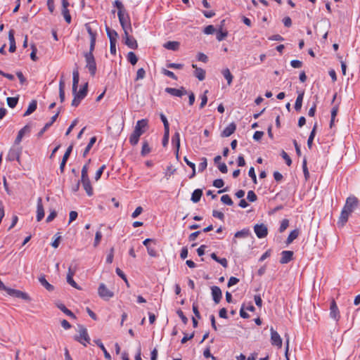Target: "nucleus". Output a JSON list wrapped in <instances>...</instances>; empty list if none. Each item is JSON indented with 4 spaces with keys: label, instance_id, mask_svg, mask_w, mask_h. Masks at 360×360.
Returning a JSON list of instances; mask_svg holds the SVG:
<instances>
[{
    "label": "nucleus",
    "instance_id": "f257e3e1",
    "mask_svg": "<svg viewBox=\"0 0 360 360\" xmlns=\"http://www.w3.org/2000/svg\"><path fill=\"white\" fill-rule=\"evenodd\" d=\"M359 200L354 195L349 196L345 201V204L341 211L338 224L342 227L348 221L350 214L359 207Z\"/></svg>",
    "mask_w": 360,
    "mask_h": 360
},
{
    "label": "nucleus",
    "instance_id": "f03ea898",
    "mask_svg": "<svg viewBox=\"0 0 360 360\" xmlns=\"http://www.w3.org/2000/svg\"><path fill=\"white\" fill-rule=\"evenodd\" d=\"M148 128V120L142 119L138 120L134 129L129 138V141L131 146H136L139 141V138L143 135Z\"/></svg>",
    "mask_w": 360,
    "mask_h": 360
},
{
    "label": "nucleus",
    "instance_id": "7ed1b4c3",
    "mask_svg": "<svg viewBox=\"0 0 360 360\" xmlns=\"http://www.w3.org/2000/svg\"><path fill=\"white\" fill-rule=\"evenodd\" d=\"M79 335L75 337V340L84 346H86L90 342V338L89 336L87 329L82 325L78 326Z\"/></svg>",
    "mask_w": 360,
    "mask_h": 360
},
{
    "label": "nucleus",
    "instance_id": "20e7f679",
    "mask_svg": "<svg viewBox=\"0 0 360 360\" xmlns=\"http://www.w3.org/2000/svg\"><path fill=\"white\" fill-rule=\"evenodd\" d=\"M87 88H88V84L86 83L83 87L77 92L76 91L75 93H73L74 94V98L72 101L71 105L74 107H77L79 104L80 103L81 101L86 96L87 94Z\"/></svg>",
    "mask_w": 360,
    "mask_h": 360
},
{
    "label": "nucleus",
    "instance_id": "39448f33",
    "mask_svg": "<svg viewBox=\"0 0 360 360\" xmlns=\"http://www.w3.org/2000/svg\"><path fill=\"white\" fill-rule=\"evenodd\" d=\"M86 60V68L89 70L91 76H94L96 72V64L93 54L91 53H86L84 54Z\"/></svg>",
    "mask_w": 360,
    "mask_h": 360
},
{
    "label": "nucleus",
    "instance_id": "423d86ee",
    "mask_svg": "<svg viewBox=\"0 0 360 360\" xmlns=\"http://www.w3.org/2000/svg\"><path fill=\"white\" fill-rule=\"evenodd\" d=\"M117 15H118L120 23L123 29V31L132 30L130 18L129 16L128 13L127 11H124L122 13L121 11L117 12Z\"/></svg>",
    "mask_w": 360,
    "mask_h": 360
},
{
    "label": "nucleus",
    "instance_id": "0eeeda50",
    "mask_svg": "<svg viewBox=\"0 0 360 360\" xmlns=\"http://www.w3.org/2000/svg\"><path fill=\"white\" fill-rule=\"evenodd\" d=\"M16 145L10 148L6 159L9 161L16 160L18 162H20V155L22 153V148L16 147Z\"/></svg>",
    "mask_w": 360,
    "mask_h": 360
},
{
    "label": "nucleus",
    "instance_id": "6e6552de",
    "mask_svg": "<svg viewBox=\"0 0 360 360\" xmlns=\"http://www.w3.org/2000/svg\"><path fill=\"white\" fill-rule=\"evenodd\" d=\"M98 294L102 299L108 300L114 296L113 292L110 290L104 283H101L98 288Z\"/></svg>",
    "mask_w": 360,
    "mask_h": 360
},
{
    "label": "nucleus",
    "instance_id": "1a4fd4ad",
    "mask_svg": "<svg viewBox=\"0 0 360 360\" xmlns=\"http://www.w3.org/2000/svg\"><path fill=\"white\" fill-rule=\"evenodd\" d=\"M131 30H124V44L131 49H136L138 48V43L136 40L131 36H130L129 33Z\"/></svg>",
    "mask_w": 360,
    "mask_h": 360
},
{
    "label": "nucleus",
    "instance_id": "9d476101",
    "mask_svg": "<svg viewBox=\"0 0 360 360\" xmlns=\"http://www.w3.org/2000/svg\"><path fill=\"white\" fill-rule=\"evenodd\" d=\"M4 290L6 291V293L11 297L21 298L25 300H30V297L27 293L23 292L19 290L10 288L6 286V289H4Z\"/></svg>",
    "mask_w": 360,
    "mask_h": 360
},
{
    "label": "nucleus",
    "instance_id": "9b49d317",
    "mask_svg": "<svg viewBox=\"0 0 360 360\" xmlns=\"http://www.w3.org/2000/svg\"><path fill=\"white\" fill-rule=\"evenodd\" d=\"M270 332L271 345L281 348L282 347V339L280 335L272 327L270 329Z\"/></svg>",
    "mask_w": 360,
    "mask_h": 360
},
{
    "label": "nucleus",
    "instance_id": "f8f14e48",
    "mask_svg": "<svg viewBox=\"0 0 360 360\" xmlns=\"http://www.w3.org/2000/svg\"><path fill=\"white\" fill-rule=\"evenodd\" d=\"M254 231L256 234V236L259 238H264L268 234V229L266 225L261 224H256L254 226Z\"/></svg>",
    "mask_w": 360,
    "mask_h": 360
},
{
    "label": "nucleus",
    "instance_id": "ddd939ff",
    "mask_svg": "<svg viewBox=\"0 0 360 360\" xmlns=\"http://www.w3.org/2000/svg\"><path fill=\"white\" fill-rule=\"evenodd\" d=\"M165 91L170 95L176 97H181L182 96L186 94V91L184 87H181L180 89L167 87L165 89Z\"/></svg>",
    "mask_w": 360,
    "mask_h": 360
},
{
    "label": "nucleus",
    "instance_id": "4468645a",
    "mask_svg": "<svg viewBox=\"0 0 360 360\" xmlns=\"http://www.w3.org/2000/svg\"><path fill=\"white\" fill-rule=\"evenodd\" d=\"M330 316L335 321H338L340 319L339 309L334 300H333L330 302Z\"/></svg>",
    "mask_w": 360,
    "mask_h": 360
},
{
    "label": "nucleus",
    "instance_id": "2eb2a0df",
    "mask_svg": "<svg viewBox=\"0 0 360 360\" xmlns=\"http://www.w3.org/2000/svg\"><path fill=\"white\" fill-rule=\"evenodd\" d=\"M44 217V210L41 198H38L37 205V221H40Z\"/></svg>",
    "mask_w": 360,
    "mask_h": 360
},
{
    "label": "nucleus",
    "instance_id": "dca6fc26",
    "mask_svg": "<svg viewBox=\"0 0 360 360\" xmlns=\"http://www.w3.org/2000/svg\"><path fill=\"white\" fill-rule=\"evenodd\" d=\"M30 128L28 125H25L22 127L18 133V135L15 139L14 145H19L22 141V139L25 134L30 133Z\"/></svg>",
    "mask_w": 360,
    "mask_h": 360
},
{
    "label": "nucleus",
    "instance_id": "f3484780",
    "mask_svg": "<svg viewBox=\"0 0 360 360\" xmlns=\"http://www.w3.org/2000/svg\"><path fill=\"white\" fill-rule=\"evenodd\" d=\"M81 182L86 194L89 196H91L94 193V191L89 178L81 179Z\"/></svg>",
    "mask_w": 360,
    "mask_h": 360
},
{
    "label": "nucleus",
    "instance_id": "a211bd4d",
    "mask_svg": "<svg viewBox=\"0 0 360 360\" xmlns=\"http://www.w3.org/2000/svg\"><path fill=\"white\" fill-rule=\"evenodd\" d=\"M211 290H212V295L213 300L216 304H218L220 302L221 297H222L221 290L217 286L212 287Z\"/></svg>",
    "mask_w": 360,
    "mask_h": 360
},
{
    "label": "nucleus",
    "instance_id": "6ab92c4d",
    "mask_svg": "<svg viewBox=\"0 0 360 360\" xmlns=\"http://www.w3.org/2000/svg\"><path fill=\"white\" fill-rule=\"evenodd\" d=\"M293 252L290 250H285L281 252L280 259L281 264H287L292 259Z\"/></svg>",
    "mask_w": 360,
    "mask_h": 360
},
{
    "label": "nucleus",
    "instance_id": "aec40b11",
    "mask_svg": "<svg viewBox=\"0 0 360 360\" xmlns=\"http://www.w3.org/2000/svg\"><path fill=\"white\" fill-rule=\"evenodd\" d=\"M236 129V125L232 122L229 124L221 132V136L228 137L234 133Z\"/></svg>",
    "mask_w": 360,
    "mask_h": 360
},
{
    "label": "nucleus",
    "instance_id": "412c9836",
    "mask_svg": "<svg viewBox=\"0 0 360 360\" xmlns=\"http://www.w3.org/2000/svg\"><path fill=\"white\" fill-rule=\"evenodd\" d=\"M224 22L225 20H221L220 27L217 32V39L219 41L224 40L228 36V32L226 30H223L222 29Z\"/></svg>",
    "mask_w": 360,
    "mask_h": 360
},
{
    "label": "nucleus",
    "instance_id": "4be33fe9",
    "mask_svg": "<svg viewBox=\"0 0 360 360\" xmlns=\"http://www.w3.org/2000/svg\"><path fill=\"white\" fill-rule=\"evenodd\" d=\"M193 68L195 69L194 71V75L195 77H197L200 81H202L205 78V71L200 68H198L196 65L193 64L192 65Z\"/></svg>",
    "mask_w": 360,
    "mask_h": 360
},
{
    "label": "nucleus",
    "instance_id": "5701e85b",
    "mask_svg": "<svg viewBox=\"0 0 360 360\" xmlns=\"http://www.w3.org/2000/svg\"><path fill=\"white\" fill-rule=\"evenodd\" d=\"M8 40L10 43L9 46V51L11 53H13L15 51L16 46H15V40L14 37V31L13 30H11L8 32Z\"/></svg>",
    "mask_w": 360,
    "mask_h": 360
},
{
    "label": "nucleus",
    "instance_id": "b1692460",
    "mask_svg": "<svg viewBox=\"0 0 360 360\" xmlns=\"http://www.w3.org/2000/svg\"><path fill=\"white\" fill-rule=\"evenodd\" d=\"M105 31L110 39V42H117V39L118 38L117 32L114 30H111L108 26L105 27Z\"/></svg>",
    "mask_w": 360,
    "mask_h": 360
},
{
    "label": "nucleus",
    "instance_id": "393cba45",
    "mask_svg": "<svg viewBox=\"0 0 360 360\" xmlns=\"http://www.w3.org/2000/svg\"><path fill=\"white\" fill-rule=\"evenodd\" d=\"M39 282L40 283V284L44 287L49 292H51L54 290V287L53 285H52L51 284H50L46 279L45 278V276L44 275H41L39 277Z\"/></svg>",
    "mask_w": 360,
    "mask_h": 360
},
{
    "label": "nucleus",
    "instance_id": "a878e982",
    "mask_svg": "<svg viewBox=\"0 0 360 360\" xmlns=\"http://www.w3.org/2000/svg\"><path fill=\"white\" fill-rule=\"evenodd\" d=\"M180 44L175 41H169L163 44V47L168 50L177 51L179 49Z\"/></svg>",
    "mask_w": 360,
    "mask_h": 360
},
{
    "label": "nucleus",
    "instance_id": "bb28decb",
    "mask_svg": "<svg viewBox=\"0 0 360 360\" xmlns=\"http://www.w3.org/2000/svg\"><path fill=\"white\" fill-rule=\"evenodd\" d=\"M304 95V91H302L298 93V96L296 98L295 103V109L296 111H300L302 108L303 98Z\"/></svg>",
    "mask_w": 360,
    "mask_h": 360
},
{
    "label": "nucleus",
    "instance_id": "cd10ccee",
    "mask_svg": "<svg viewBox=\"0 0 360 360\" xmlns=\"http://www.w3.org/2000/svg\"><path fill=\"white\" fill-rule=\"evenodd\" d=\"M59 112H56L51 118L49 122L46 123L45 126L41 129V131L39 132L38 136H41L42 134L47 130L49 127H50L53 122L56 120L57 117H58Z\"/></svg>",
    "mask_w": 360,
    "mask_h": 360
},
{
    "label": "nucleus",
    "instance_id": "c85d7f7f",
    "mask_svg": "<svg viewBox=\"0 0 360 360\" xmlns=\"http://www.w3.org/2000/svg\"><path fill=\"white\" fill-rule=\"evenodd\" d=\"M37 107V101L36 100H32L30 103V104L28 105V108H27V110L25 112L23 116L26 117V116L30 115L32 112H34L36 110Z\"/></svg>",
    "mask_w": 360,
    "mask_h": 360
},
{
    "label": "nucleus",
    "instance_id": "c756f323",
    "mask_svg": "<svg viewBox=\"0 0 360 360\" xmlns=\"http://www.w3.org/2000/svg\"><path fill=\"white\" fill-rule=\"evenodd\" d=\"M79 80V72L77 70H74L73 71V78H72V93L76 92V91L77 89V86H78Z\"/></svg>",
    "mask_w": 360,
    "mask_h": 360
},
{
    "label": "nucleus",
    "instance_id": "7c9ffc66",
    "mask_svg": "<svg viewBox=\"0 0 360 360\" xmlns=\"http://www.w3.org/2000/svg\"><path fill=\"white\" fill-rule=\"evenodd\" d=\"M202 195V191L201 189H195L194 190V191L193 192L192 195H191V200L196 203V202H198L201 198V196Z\"/></svg>",
    "mask_w": 360,
    "mask_h": 360
},
{
    "label": "nucleus",
    "instance_id": "2f4dec72",
    "mask_svg": "<svg viewBox=\"0 0 360 360\" xmlns=\"http://www.w3.org/2000/svg\"><path fill=\"white\" fill-rule=\"evenodd\" d=\"M95 343L101 349V350L103 352L104 356L108 360H111V356L108 353V352L106 350L105 347H104L103 344L101 341V340H94Z\"/></svg>",
    "mask_w": 360,
    "mask_h": 360
},
{
    "label": "nucleus",
    "instance_id": "473e14b6",
    "mask_svg": "<svg viewBox=\"0 0 360 360\" xmlns=\"http://www.w3.org/2000/svg\"><path fill=\"white\" fill-rule=\"evenodd\" d=\"M172 143L175 145L176 148V154L178 155L179 150L180 148V134L176 131L172 138Z\"/></svg>",
    "mask_w": 360,
    "mask_h": 360
},
{
    "label": "nucleus",
    "instance_id": "72a5a7b5",
    "mask_svg": "<svg viewBox=\"0 0 360 360\" xmlns=\"http://www.w3.org/2000/svg\"><path fill=\"white\" fill-rule=\"evenodd\" d=\"M221 73L224 78L226 79L227 83L229 85H230L232 83L233 81V75H231L229 69L225 68L221 71Z\"/></svg>",
    "mask_w": 360,
    "mask_h": 360
},
{
    "label": "nucleus",
    "instance_id": "f704fd0d",
    "mask_svg": "<svg viewBox=\"0 0 360 360\" xmlns=\"http://www.w3.org/2000/svg\"><path fill=\"white\" fill-rule=\"evenodd\" d=\"M59 97L60 102H63L65 100V82L62 79L59 82Z\"/></svg>",
    "mask_w": 360,
    "mask_h": 360
},
{
    "label": "nucleus",
    "instance_id": "c9c22d12",
    "mask_svg": "<svg viewBox=\"0 0 360 360\" xmlns=\"http://www.w3.org/2000/svg\"><path fill=\"white\" fill-rule=\"evenodd\" d=\"M299 233H300V231L298 229H295V230L292 231L290 233V234L287 238V240H286L287 244L289 245L295 239H296L297 238V236H299Z\"/></svg>",
    "mask_w": 360,
    "mask_h": 360
},
{
    "label": "nucleus",
    "instance_id": "e433bc0d",
    "mask_svg": "<svg viewBox=\"0 0 360 360\" xmlns=\"http://www.w3.org/2000/svg\"><path fill=\"white\" fill-rule=\"evenodd\" d=\"M96 141V136H93L90 139V141H89L88 145L86 146V147L85 148V149L83 152V157L86 156V155L89 153V150H91V148H92V146H94V144L95 143Z\"/></svg>",
    "mask_w": 360,
    "mask_h": 360
},
{
    "label": "nucleus",
    "instance_id": "4c0bfd02",
    "mask_svg": "<svg viewBox=\"0 0 360 360\" xmlns=\"http://www.w3.org/2000/svg\"><path fill=\"white\" fill-rule=\"evenodd\" d=\"M316 127H317V124H315L311 133H310V135L308 138V140H307V146L309 147V148H311V146H312V143H313V140L314 139V136H315V134H316Z\"/></svg>",
    "mask_w": 360,
    "mask_h": 360
},
{
    "label": "nucleus",
    "instance_id": "58836bf2",
    "mask_svg": "<svg viewBox=\"0 0 360 360\" xmlns=\"http://www.w3.org/2000/svg\"><path fill=\"white\" fill-rule=\"evenodd\" d=\"M62 15L65 20V22L68 24H70L72 21V18L70 14V11L68 8H65L61 9Z\"/></svg>",
    "mask_w": 360,
    "mask_h": 360
},
{
    "label": "nucleus",
    "instance_id": "ea45409f",
    "mask_svg": "<svg viewBox=\"0 0 360 360\" xmlns=\"http://www.w3.org/2000/svg\"><path fill=\"white\" fill-rule=\"evenodd\" d=\"M127 58V60L133 65H136L138 62V58L136 55L132 51L128 53Z\"/></svg>",
    "mask_w": 360,
    "mask_h": 360
},
{
    "label": "nucleus",
    "instance_id": "a19ab883",
    "mask_svg": "<svg viewBox=\"0 0 360 360\" xmlns=\"http://www.w3.org/2000/svg\"><path fill=\"white\" fill-rule=\"evenodd\" d=\"M58 307L67 316L75 319V314L69 310L63 304H60L58 305Z\"/></svg>",
    "mask_w": 360,
    "mask_h": 360
},
{
    "label": "nucleus",
    "instance_id": "79ce46f5",
    "mask_svg": "<svg viewBox=\"0 0 360 360\" xmlns=\"http://www.w3.org/2000/svg\"><path fill=\"white\" fill-rule=\"evenodd\" d=\"M211 257L215 260L216 262H217L218 263H219L220 264H221L224 267H226L227 265H228V262H227V260L225 258H219L217 255L215 253H212L211 254Z\"/></svg>",
    "mask_w": 360,
    "mask_h": 360
},
{
    "label": "nucleus",
    "instance_id": "37998d69",
    "mask_svg": "<svg viewBox=\"0 0 360 360\" xmlns=\"http://www.w3.org/2000/svg\"><path fill=\"white\" fill-rule=\"evenodd\" d=\"M184 160L186 163V165L192 169V174L189 176V178L191 179L194 177L195 176V165L193 162L189 161L187 157L186 156L184 158Z\"/></svg>",
    "mask_w": 360,
    "mask_h": 360
},
{
    "label": "nucleus",
    "instance_id": "c03bdc74",
    "mask_svg": "<svg viewBox=\"0 0 360 360\" xmlns=\"http://www.w3.org/2000/svg\"><path fill=\"white\" fill-rule=\"evenodd\" d=\"M85 28L89 34L90 39H96L97 33L96 31H94L91 27V25L89 22L85 24Z\"/></svg>",
    "mask_w": 360,
    "mask_h": 360
},
{
    "label": "nucleus",
    "instance_id": "a18cd8bd",
    "mask_svg": "<svg viewBox=\"0 0 360 360\" xmlns=\"http://www.w3.org/2000/svg\"><path fill=\"white\" fill-rule=\"evenodd\" d=\"M6 100L8 105L11 108H15L18 102V98L15 97H8Z\"/></svg>",
    "mask_w": 360,
    "mask_h": 360
},
{
    "label": "nucleus",
    "instance_id": "49530a36",
    "mask_svg": "<svg viewBox=\"0 0 360 360\" xmlns=\"http://www.w3.org/2000/svg\"><path fill=\"white\" fill-rule=\"evenodd\" d=\"M221 201L227 205H233V200H231V197L226 194L221 197Z\"/></svg>",
    "mask_w": 360,
    "mask_h": 360
},
{
    "label": "nucleus",
    "instance_id": "de8ad7c7",
    "mask_svg": "<svg viewBox=\"0 0 360 360\" xmlns=\"http://www.w3.org/2000/svg\"><path fill=\"white\" fill-rule=\"evenodd\" d=\"M91 162V160L89 159L88 160L87 164L84 165L82 169L81 172V179H85L89 178L88 176V164Z\"/></svg>",
    "mask_w": 360,
    "mask_h": 360
},
{
    "label": "nucleus",
    "instance_id": "09e8293b",
    "mask_svg": "<svg viewBox=\"0 0 360 360\" xmlns=\"http://www.w3.org/2000/svg\"><path fill=\"white\" fill-rule=\"evenodd\" d=\"M208 93V90L205 91L204 94L200 96L201 103L200 104V108H203L207 102V94Z\"/></svg>",
    "mask_w": 360,
    "mask_h": 360
},
{
    "label": "nucleus",
    "instance_id": "8fccbe9b",
    "mask_svg": "<svg viewBox=\"0 0 360 360\" xmlns=\"http://www.w3.org/2000/svg\"><path fill=\"white\" fill-rule=\"evenodd\" d=\"M288 226H289V220L287 219H283L281 222V226L279 227V231L281 233L283 232L288 227Z\"/></svg>",
    "mask_w": 360,
    "mask_h": 360
},
{
    "label": "nucleus",
    "instance_id": "3c124183",
    "mask_svg": "<svg viewBox=\"0 0 360 360\" xmlns=\"http://www.w3.org/2000/svg\"><path fill=\"white\" fill-rule=\"evenodd\" d=\"M146 76V71L143 68H139L138 70H137V72H136V79L135 80L136 81H138L139 79H142L145 77Z\"/></svg>",
    "mask_w": 360,
    "mask_h": 360
},
{
    "label": "nucleus",
    "instance_id": "603ef678",
    "mask_svg": "<svg viewBox=\"0 0 360 360\" xmlns=\"http://www.w3.org/2000/svg\"><path fill=\"white\" fill-rule=\"evenodd\" d=\"M207 158H202L201 159V162L198 165L199 172H203L207 168Z\"/></svg>",
    "mask_w": 360,
    "mask_h": 360
},
{
    "label": "nucleus",
    "instance_id": "864d4df0",
    "mask_svg": "<svg viewBox=\"0 0 360 360\" xmlns=\"http://www.w3.org/2000/svg\"><path fill=\"white\" fill-rule=\"evenodd\" d=\"M54 238H55V239L52 242L51 245L53 248H58V245H60V241L61 239V236L60 235V233H57L56 234H55Z\"/></svg>",
    "mask_w": 360,
    "mask_h": 360
},
{
    "label": "nucleus",
    "instance_id": "5fc2aeb1",
    "mask_svg": "<svg viewBox=\"0 0 360 360\" xmlns=\"http://www.w3.org/2000/svg\"><path fill=\"white\" fill-rule=\"evenodd\" d=\"M106 166L105 165H103L98 170L97 172H96L95 174V176H94V179L96 181H98L104 171V169H105Z\"/></svg>",
    "mask_w": 360,
    "mask_h": 360
},
{
    "label": "nucleus",
    "instance_id": "6e6d98bb",
    "mask_svg": "<svg viewBox=\"0 0 360 360\" xmlns=\"http://www.w3.org/2000/svg\"><path fill=\"white\" fill-rule=\"evenodd\" d=\"M160 119L164 124V131H169V122L165 115L163 114H160Z\"/></svg>",
    "mask_w": 360,
    "mask_h": 360
},
{
    "label": "nucleus",
    "instance_id": "4d7b16f0",
    "mask_svg": "<svg viewBox=\"0 0 360 360\" xmlns=\"http://www.w3.org/2000/svg\"><path fill=\"white\" fill-rule=\"evenodd\" d=\"M302 169H303V172H304V177L306 179H307L309 176V170L307 169V159L304 158L303 160V162H302Z\"/></svg>",
    "mask_w": 360,
    "mask_h": 360
},
{
    "label": "nucleus",
    "instance_id": "13d9d810",
    "mask_svg": "<svg viewBox=\"0 0 360 360\" xmlns=\"http://www.w3.org/2000/svg\"><path fill=\"white\" fill-rule=\"evenodd\" d=\"M247 198L250 202H255L257 199V195L253 191H249L248 192Z\"/></svg>",
    "mask_w": 360,
    "mask_h": 360
},
{
    "label": "nucleus",
    "instance_id": "bf43d9fd",
    "mask_svg": "<svg viewBox=\"0 0 360 360\" xmlns=\"http://www.w3.org/2000/svg\"><path fill=\"white\" fill-rule=\"evenodd\" d=\"M162 74H164L165 75L173 79H175L176 80L177 79V77L176 76L174 75V73L170 70H166V69H162Z\"/></svg>",
    "mask_w": 360,
    "mask_h": 360
},
{
    "label": "nucleus",
    "instance_id": "052dcab7",
    "mask_svg": "<svg viewBox=\"0 0 360 360\" xmlns=\"http://www.w3.org/2000/svg\"><path fill=\"white\" fill-rule=\"evenodd\" d=\"M143 244L146 246H148V245H153V246H156L158 245V242L155 239H151V238H147L143 242Z\"/></svg>",
    "mask_w": 360,
    "mask_h": 360
},
{
    "label": "nucleus",
    "instance_id": "680f3d73",
    "mask_svg": "<svg viewBox=\"0 0 360 360\" xmlns=\"http://www.w3.org/2000/svg\"><path fill=\"white\" fill-rule=\"evenodd\" d=\"M204 33L206 34H212L215 32V28L213 25H207L204 29Z\"/></svg>",
    "mask_w": 360,
    "mask_h": 360
},
{
    "label": "nucleus",
    "instance_id": "e2e57ef3",
    "mask_svg": "<svg viewBox=\"0 0 360 360\" xmlns=\"http://www.w3.org/2000/svg\"><path fill=\"white\" fill-rule=\"evenodd\" d=\"M150 149L147 142H143L142 146L141 154L145 155L150 153Z\"/></svg>",
    "mask_w": 360,
    "mask_h": 360
},
{
    "label": "nucleus",
    "instance_id": "0e129e2a",
    "mask_svg": "<svg viewBox=\"0 0 360 360\" xmlns=\"http://www.w3.org/2000/svg\"><path fill=\"white\" fill-rule=\"evenodd\" d=\"M281 156L285 160L287 165L290 166L292 164V160H291L290 158L289 157V155L284 150L282 151Z\"/></svg>",
    "mask_w": 360,
    "mask_h": 360
},
{
    "label": "nucleus",
    "instance_id": "69168bd1",
    "mask_svg": "<svg viewBox=\"0 0 360 360\" xmlns=\"http://www.w3.org/2000/svg\"><path fill=\"white\" fill-rule=\"evenodd\" d=\"M248 175L252 179V181L255 184H257V176H256V174H255V172L254 167H251L250 168L249 172H248Z\"/></svg>",
    "mask_w": 360,
    "mask_h": 360
},
{
    "label": "nucleus",
    "instance_id": "338daca9",
    "mask_svg": "<svg viewBox=\"0 0 360 360\" xmlns=\"http://www.w3.org/2000/svg\"><path fill=\"white\" fill-rule=\"evenodd\" d=\"M143 212V208L141 206H139L136 208V210L133 212L131 214V217L133 219L136 218L138 216H139Z\"/></svg>",
    "mask_w": 360,
    "mask_h": 360
},
{
    "label": "nucleus",
    "instance_id": "774afa93",
    "mask_svg": "<svg viewBox=\"0 0 360 360\" xmlns=\"http://www.w3.org/2000/svg\"><path fill=\"white\" fill-rule=\"evenodd\" d=\"M224 185V181L221 179H215L213 181V186L217 188L223 187Z\"/></svg>",
    "mask_w": 360,
    "mask_h": 360
}]
</instances>
